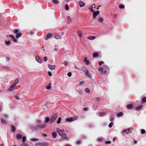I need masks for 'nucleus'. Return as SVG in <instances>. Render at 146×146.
I'll list each match as a JSON object with an SVG mask.
<instances>
[{
    "instance_id": "obj_1",
    "label": "nucleus",
    "mask_w": 146,
    "mask_h": 146,
    "mask_svg": "<svg viewBox=\"0 0 146 146\" xmlns=\"http://www.w3.org/2000/svg\"><path fill=\"white\" fill-rule=\"evenodd\" d=\"M78 118V116H74L72 117L66 118V122H71L76 120Z\"/></svg>"
},
{
    "instance_id": "obj_2",
    "label": "nucleus",
    "mask_w": 146,
    "mask_h": 146,
    "mask_svg": "<svg viewBox=\"0 0 146 146\" xmlns=\"http://www.w3.org/2000/svg\"><path fill=\"white\" fill-rule=\"evenodd\" d=\"M58 115L57 113H55L52 115L50 120V124H51L56 120L58 117Z\"/></svg>"
},
{
    "instance_id": "obj_3",
    "label": "nucleus",
    "mask_w": 146,
    "mask_h": 146,
    "mask_svg": "<svg viewBox=\"0 0 146 146\" xmlns=\"http://www.w3.org/2000/svg\"><path fill=\"white\" fill-rule=\"evenodd\" d=\"M29 126L31 129H32L34 130H36L38 128V125L37 126H35L33 125H30Z\"/></svg>"
},
{
    "instance_id": "obj_4",
    "label": "nucleus",
    "mask_w": 146,
    "mask_h": 146,
    "mask_svg": "<svg viewBox=\"0 0 146 146\" xmlns=\"http://www.w3.org/2000/svg\"><path fill=\"white\" fill-rule=\"evenodd\" d=\"M58 134L61 136L63 139H64L66 138V134L63 132L58 133Z\"/></svg>"
},
{
    "instance_id": "obj_5",
    "label": "nucleus",
    "mask_w": 146,
    "mask_h": 146,
    "mask_svg": "<svg viewBox=\"0 0 146 146\" xmlns=\"http://www.w3.org/2000/svg\"><path fill=\"white\" fill-rule=\"evenodd\" d=\"M35 59L37 62L38 63L40 64H41L42 63V61L40 59L39 56H38L35 57Z\"/></svg>"
},
{
    "instance_id": "obj_6",
    "label": "nucleus",
    "mask_w": 146,
    "mask_h": 146,
    "mask_svg": "<svg viewBox=\"0 0 146 146\" xmlns=\"http://www.w3.org/2000/svg\"><path fill=\"white\" fill-rule=\"evenodd\" d=\"M52 35V33H49L47 34L45 38V40H46L48 39L49 38L51 37Z\"/></svg>"
},
{
    "instance_id": "obj_7",
    "label": "nucleus",
    "mask_w": 146,
    "mask_h": 146,
    "mask_svg": "<svg viewBox=\"0 0 146 146\" xmlns=\"http://www.w3.org/2000/svg\"><path fill=\"white\" fill-rule=\"evenodd\" d=\"M100 12L98 11L96 12L94 11L93 13V17H96V16H97L99 13Z\"/></svg>"
},
{
    "instance_id": "obj_8",
    "label": "nucleus",
    "mask_w": 146,
    "mask_h": 146,
    "mask_svg": "<svg viewBox=\"0 0 146 146\" xmlns=\"http://www.w3.org/2000/svg\"><path fill=\"white\" fill-rule=\"evenodd\" d=\"M15 86L12 84L9 87V88L8 90V91H12L14 89V87Z\"/></svg>"
},
{
    "instance_id": "obj_9",
    "label": "nucleus",
    "mask_w": 146,
    "mask_h": 146,
    "mask_svg": "<svg viewBox=\"0 0 146 146\" xmlns=\"http://www.w3.org/2000/svg\"><path fill=\"white\" fill-rule=\"evenodd\" d=\"M11 131L12 132H14L16 130V128L13 125H11Z\"/></svg>"
},
{
    "instance_id": "obj_10",
    "label": "nucleus",
    "mask_w": 146,
    "mask_h": 146,
    "mask_svg": "<svg viewBox=\"0 0 146 146\" xmlns=\"http://www.w3.org/2000/svg\"><path fill=\"white\" fill-rule=\"evenodd\" d=\"M48 68L51 70H54L55 69V66L54 65H51L50 64L48 65Z\"/></svg>"
},
{
    "instance_id": "obj_11",
    "label": "nucleus",
    "mask_w": 146,
    "mask_h": 146,
    "mask_svg": "<svg viewBox=\"0 0 146 146\" xmlns=\"http://www.w3.org/2000/svg\"><path fill=\"white\" fill-rule=\"evenodd\" d=\"M78 3L80 7H83L85 5V3L84 2L82 1H79L78 2Z\"/></svg>"
},
{
    "instance_id": "obj_12",
    "label": "nucleus",
    "mask_w": 146,
    "mask_h": 146,
    "mask_svg": "<svg viewBox=\"0 0 146 146\" xmlns=\"http://www.w3.org/2000/svg\"><path fill=\"white\" fill-rule=\"evenodd\" d=\"M84 61L86 62V64L87 65H89L90 64V62L89 60H87V58L85 57L84 59Z\"/></svg>"
},
{
    "instance_id": "obj_13",
    "label": "nucleus",
    "mask_w": 146,
    "mask_h": 146,
    "mask_svg": "<svg viewBox=\"0 0 146 146\" xmlns=\"http://www.w3.org/2000/svg\"><path fill=\"white\" fill-rule=\"evenodd\" d=\"M77 33L78 35L80 38H81L82 36V33L81 31L80 30H78L77 32Z\"/></svg>"
},
{
    "instance_id": "obj_14",
    "label": "nucleus",
    "mask_w": 146,
    "mask_h": 146,
    "mask_svg": "<svg viewBox=\"0 0 146 146\" xmlns=\"http://www.w3.org/2000/svg\"><path fill=\"white\" fill-rule=\"evenodd\" d=\"M133 105L132 104H129L127 106V108L129 109H132L133 107Z\"/></svg>"
},
{
    "instance_id": "obj_15",
    "label": "nucleus",
    "mask_w": 146,
    "mask_h": 146,
    "mask_svg": "<svg viewBox=\"0 0 146 146\" xmlns=\"http://www.w3.org/2000/svg\"><path fill=\"white\" fill-rule=\"evenodd\" d=\"M87 38L89 40H93L96 38V37L94 36H90L87 37Z\"/></svg>"
},
{
    "instance_id": "obj_16",
    "label": "nucleus",
    "mask_w": 146,
    "mask_h": 146,
    "mask_svg": "<svg viewBox=\"0 0 146 146\" xmlns=\"http://www.w3.org/2000/svg\"><path fill=\"white\" fill-rule=\"evenodd\" d=\"M127 131H128V132L127 133V134L129 133H130L131 132V131L130 130V129L129 128H128V129H124L123 130V132H122V133L125 132H127Z\"/></svg>"
},
{
    "instance_id": "obj_17",
    "label": "nucleus",
    "mask_w": 146,
    "mask_h": 146,
    "mask_svg": "<svg viewBox=\"0 0 146 146\" xmlns=\"http://www.w3.org/2000/svg\"><path fill=\"white\" fill-rule=\"evenodd\" d=\"M98 54L97 52H94L93 54V57L95 58H97L98 56Z\"/></svg>"
},
{
    "instance_id": "obj_18",
    "label": "nucleus",
    "mask_w": 146,
    "mask_h": 146,
    "mask_svg": "<svg viewBox=\"0 0 146 146\" xmlns=\"http://www.w3.org/2000/svg\"><path fill=\"white\" fill-rule=\"evenodd\" d=\"M9 36L11 38H12V39L15 42H17V40L15 38V37L14 36H13L12 35H9Z\"/></svg>"
},
{
    "instance_id": "obj_19",
    "label": "nucleus",
    "mask_w": 146,
    "mask_h": 146,
    "mask_svg": "<svg viewBox=\"0 0 146 146\" xmlns=\"http://www.w3.org/2000/svg\"><path fill=\"white\" fill-rule=\"evenodd\" d=\"M1 123L3 124H6L7 123V121L3 119V118L1 119Z\"/></svg>"
},
{
    "instance_id": "obj_20",
    "label": "nucleus",
    "mask_w": 146,
    "mask_h": 146,
    "mask_svg": "<svg viewBox=\"0 0 146 146\" xmlns=\"http://www.w3.org/2000/svg\"><path fill=\"white\" fill-rule=\"evenodd\" d=\"M57 129V132L59 133H63L64 131V129H59L58 128Z\"/></svg>"
},
{
    "instance_id": "obj_21",
    "label": "nucleus",
    "mask_w": 146,
    "mask_h": 146,
    "mask_svg": "<svg viewBox=\"0 0 146 146\" xmlns=\"http://www.w3.org/2000/svg\"><path fill=\"white\" fill-rule=\"evenodd\" d=\"M67 21H68V23H70L72 22V20L70 17L69 16H68L67 17Z\"/></svg>"
},
{
    "instance_id": "obj_22",
    "label": "nucleus",
    "mask_w": 146,
    "mask_h": 146,
    "mask_svg": "<svg viewBox=\"0 0 146 146\" xmlns=\"http://www.w3.org/2000/svg\"><path fill=\"white\" fill-rule=\"evenodd\" d=\"M81 70L82 71H84V72H86V71H87L88 70L86 68V67H82Z\"/></svg>"
},
{
    "instance_id": "obj_23",
    "label": "nucleus",
    "mask_w": 146,
    "mask_h": 146,
    "mask_svg": "<svg viewBox=\"0 0 146 146\" xmlns=\"http://www.w3.org/2000/svg\"><path fill=\"white\" fill-rule=\"evenodd\" d=\"M19 81V79H18V78L16 79L15 80L14 82L13 83V84L15 86L18 83Z\"/></svg>"
},
{
    "instance_id": "obj_24",
    "label": "nucleus",
    "mask_w": 146,
    "mask_h": 146,
    "mask_svg": "<svg viewBox=\"0 0 146 146\" xmlns=\"http://www.w3.org/2000/svg\"><path fill=\"white\" fill-rule=\"evenodd\" d=\"M52 135L53 138H55L56 137L57 134L55 132L53 131L52 133Z\"/></svg>"
},
{
    "instance_id": "obj_25",
    "label": "nucleus",
    "mask_w": 146,
    "mask_h": 146,
    "mask_svg": "<svg viewBox=\"0 0 146 146\" xmlns=\"http://www.w3.org/2000/svg\"><path fill=\"white\" fill-rule=\"evenodd\" d=\"M22 35L21 33H19L16 34V37L17 38H18L20 37Z\"/></svg>"
},
{
    "instance_id": "obj_26",
    "label": "nucleus",
    "mask_w": 146,
    "mask_h": 146,
    "mask_svg": "<svg viewBox=\"0 0 146 146\" xmlns=\"http://www.w3.org/2000/svg\"><path fill=\"white\" fill-rule=\"evenodd\" d=\"M22 137V135L20 134H18L17 135V138L18 139H21Z\"/></svg>"
},
{
    "instance_id": "obj_27",
    "label": "nucleus",
    "mask_w": 146,
    "mask_h": 146,
    "mask_svg": "<svg viewBox=\"0 0 146 146\" xmlns=\"http://www.w3.org/2000/svg\"><path fill=\"white\" fill-rule=\"evenodd\" d=\"M142 106H138L136 107L135 108L136 110H138L141 109L142 108Z\"/></svg>"
},
{
    "instance_id": "obj_28",
    "label": "nucleus",
    "mask_w": 146,
    "mask_h": 146,
    "mask_svg": "<svg viewBox=\"0 0 146 146\" xmlns=\"http://www.w3.org/2000/svg\"><path fill=\"white\" fill-rule=\"evenodd\" d=\"M38 128H45L46 127V125H38Z\"/></svg>"
},
{
    "instance_id": "obj_29",
    "label": "nucleus",
    "mask_w": 146,
    "mask_h": 146,
    "mask_svg": "<svg viewBox=\"0 0 146 146\" xmlns=\"http://www.w3.org/2000/svg\"><path fill=\"white\" fill-rule=\"evenodd\" d=\"M146 102V97H143L142 98V104H143L145 103Z\"/></svg>"
},
{
    "instance_id": "obj_30",
    "label": "nucleus",
    "mask_w": 146,
    "mask_h": 146,
    "mask_svg": "<svg viewBox=\"0 0 146 146\" xmlns=\"http://www.w3.org/2000/svg\"><path fill=\"white\" fill-rule=\"evenodd\" d=\"M31 141H36L38 140V138H33L31 139Z\"/></svg>"
},
{
    "instance_id": "obj_31",
    "label": "nucleus",
    "mask_w": 146,
    "mask_h": 146,
    "mask_svg": "<svg viewBox=\"0 0 146 146\" xmlns=\"http://www.w3.org/2000/svg\"><path fill=\"white\" fill-rule=\"evenodd\" d=\"M85 91L87 93H89L90 92V90L88 88H86L85 89Z\"/></svg>"
},
{
    "instance_id": "obj_32",
    "label": "nucleus",
    "mask_w": 146,
    "mask_h": 146,
    "mask_svg": "<svg viewBox=\"0 0 146 146\" xmlns=\"http://www.w3.org/2000/svg\"><path fill=\"white\" fill-rule=\"evenodd\" d=\"M55 38L57 39H60L61 38V36L59 35H57L55 37Z\"/></svg>"
},
{
    "instance_id": "obj_33",
    "label": "nucleus",
    "mask_w": 146,
    "mask_h": 146,
    "mask_svg": "<svg viewBox=\"0 0 146 146\" xmlns=\"http://www.w3.org/2000/svg\"><path fill=\"white\" fill-rule=\"evenodd\" d=\"M89 77L91 78V75L89 73V72L88 70H87V71H86V72H85Z\"/></svg>"
},
{
    "instance_id": "obj_34",
    "label": "nucleus",
    "mask_w": 146,
    "mask_h": 146,
    "mask_svg": "<svg viewBox=\"0 0 146 146\" xmlns=\"http://www.w3.org/2000/svg\"><path fill=\"white\" fill-rule=\"evenodd\" d=\"M48 144L46 142H43L42 143V145L43 146H47Z\"/></svg>"
},
{
    "instance_id": "obj_35",
    "label": "nucleus",
    "mask_w": 146,
    "mask_h": 146,
    "mask_svg": "<svg viewBox=\"0 0 146 146\" xmlns=\"http://www.w3.org/2000/svg\"><path fill=\"white\" fill-rule=\"evenodd\" d=\"M98 21L102 23L104 21V19L100 17L98 19Z\"/></svg>"
},
{
    "instance_id": "obj_36",
    "label": "nucleus",
    "mask_w": 146,
    "mask_h": 146,
    "mask_svg": "<svg viewBox=\"0 0 146 146\" xmlns=\"http://www.w3.org/2000/svg\"><path fill=\"white\" fill-rule=\"evenodd\" d=\"M21 146H29L27 143H25L23 142L22 144L21 145Z\"/></svg>"
},
{
    "instance_id": "obj_37",
    "label": "nucleus",
    "mask_w": 146,
    "mask_h": 146,
    "mask_svg": "<svg viewBox=\"0 0 146 146\" xmlns=\"http://www.w3.org/2000/svg\"><path fill=\"white\" fill-rule=\"evenodd\" d=\"M123 115V113L122 112H120L117 114V115L118 117H120Z\"/></svg>"
},
{
    "instance_id": "obj_38",
    "label": "nucleus",
    "mask_w": 146,
    "mask_h": 146,
    "mask_svg": "<svg viewBox=\"0 0 146 146\" xmlns=\"http://www.w3.org/2000/svg\"><path fill=\"white\" fill-rule=\"evenodd\" d=\"M11 41H5V44L7 45H9L10 43H11Z\"/></svg>"
},
{
    "instance_id": "obj_39",
    "label": "nucleus",
    "mask_w": 146,
    "mask_h": 146,
    "mask_svg": "<svg viewBox=\"0 0 146 146\" xmlns=\"http://www.w3.org/2000/svg\"><path fill=\"white\" fill-rule=\"evenodd\" d=\"M49 121V118L48 117H47L45 118V122L47 123Z\"/></svg>"
},
{
    "instance_id": "obj_40",
    "label": "nucleus",
    "mask_w": 146,
    "mask_h": 146,
    "mask_svg": "<svg viewBox=\"0 0 146 146\" xmlns=\"http://www.w3.org/2000/svg\"><path fill=\"white\" fill-rule=\"evenodd\" d=\"M106 114L104 113L100 112L99 113V115L100 116H104Z\"/></svg>"
},
{
    "instance_id": "obj_41",
    "label": "nucleus",
    "mask_w": 146,
    "mask_h": 146,
    "mask_svg": "<svg viewBox=\"0 0 146 146\" xmlns=\"http://www.w3.org/2000/svg\"><path fill=\"white\" fill-rule=\"evenodd\" d=\"M61 118L60 117H59L58 118V120L57 121V123L58 124L60 123L61 122Z\"/></svg>"
},
{
    "instance_id": "obj_42",
    "label": "nucleus",
    "mask_w": 146,
    "mask_h": 146,
    "mask_svg": "<svg viewBox=\"0 0 146 146\" xmlns=\"http://www.w3.org/2000/svg\"><path fill=\"white\" fill-rule=\"evenodd\" d=\"M119 7L120 8L122 9L124 8V6L123 4H121L119 5Z\"/></svg>"
},
{
    "instance_id": "obj_43",
    "label": "nucleus",
    "mask_w": 146,
    "mask_h": 146,
    "mask_svg": "<svg viewBox=\"0 0 146 146\" xmlns=\"http://www.w3.org/2000/svg\"><path fill=\"white\" fill-rule=\"evenodd\" d=\"M52 1L53 3L54 4H57L59 2L58 0H52Z\"/></svg>"
},
{
    "instance_id": "obj_44",
    "label": "nucleus",
    "mask_w": 146,
    "mask_h": 146,
    "mask_svg": "<svg viewBox=\"0 0 146 146\" xmlns=\"http://www.w3.org/2000/svg\"><path fill=\"white\" fill-rule=\"evenodd\" d=\"M113 122H111L109 124V125H108V127H110V128L111 127H112V125H113Z\"/></svg>"
},
{
    "instance_id": "obj_45",
    "label": "nucleus",
    "mask_w": 146,
    "mask_h": 146,
    "mask_svg": "<svg viewBox=\"0 0 146 146\" xmlns=\"http://www.w3.org/2000/svg\"><path fill=\"white\" fill-rule=\"evenodd\" d=\"M145 130L143 129H142L141 130V134H144L145 133Z\"/></svg>"
},
{
    "instance_id": "obj_46",
    "label": "nucleus",
    "mask_w": 146,
    "mask_h": 146,
    "mask_svg": "<svg viewBox=\"0 0 146 146\" xmlns=\"http://www.w3.org/2000/svg\"><path fill=\"white\" fill-rule=\"evenodd\" d=\"M26 139V137L25 136H24L23 137L22 141H23L24 142Z\"/></svg>"
},
{
    "instance_id": "obj_47",
    "label": "nucleus",
    "mask_w": 146,
    "mask_h": 146,
    "mask_svg": "<svg viewBox=\"0 0 146 146\" xmlns=\"http://www.w3.org/2000/svg\"><path fill=\"white\" fill-rule=\"evenodd\" d=\"M65 8L66 10L68 11V5L66 4V5Z\"/></svg>"
},
{
    "instance_id": "obj_48",
    "label": "nucleus",
    "mask_w": 146,
    "mask_h": 146,
    "mask_svg": "<svg viewBox=\"0 0 146 146\" xmlns=\"http://www.w3.org/2000/svg\"><path fill=\"white\" fill-rule=\"evenodd\" d=\"M98 70L99 71H102L103 70V68L102 67H100L98 68Z\"/></svg>"
},
{
    "instance_id": "obj_49",
    "label": "nucleus",
    "mask_w": 146,
    "mask_h": 146,
    "mask_svg": "<svg viewBox=\"0 0 146 146\" xmlns=\"http://www.w3.org/2000/svg\"><path fill=\"white\" fill-rule=\"evenodd\" d=\"M104 63V62H103L101 61H100V62H99V64L100 66L102 64H103Z\"/></svg>"
},
{
    "instance_id": "obj_50",
    "label": "nucleus",
    "mask_w": 146,
    "mask_h": 146,
    "mask_svg": "<svg viewBox=\"0 0 146 146\" xmlns=\"http://www.w3.org/2000/svg\"><path fill=\"white\" fill-rule=\"evenodd\" d=\"M89 9L93 13L95 11L92 8H91L90 7L89 8Z\"/></svg>"
},
{
    "instance_id": "obj_51",
    "label": "nucleus",
    "mask_w": 146,
    "mask_h": 146,
    "mask_svg": "<svg viewBox=\"0 0 146 146\" xmlns=\"http://www.w3.org/2000/svg\"><path fill=\"white\" fill-rule=\"evenodd\" d=\"M43 60L44 62L46 61L47 60V58L46 57H44L43 58Z\"/></svg>"
},
{
    "instance_id": "obj_52",
    "label": "nucleus",
    "mask_w": 146,
    "mask_h": 146,
    "mask_svg": "<svg viewBox=\"0 0 146 146\" xmlns=\"http://www.w3.org/2000/svg\"><path fill=\"white\" fill-rule=\"evenodd\" d=\"M19 31L17 29H15V30L14 31V33H18Z\"/></svg>"
},
{
    "instance_id": "obj_53",
    "label": "nucleus",
    "mask_w": 146,
    "mask_h": 146,
    "mask_svg": "<svg viewBox=\"0 0 146 146\" xmlns=\"http://www.w3.org/2000/svg\"><path fill=\"white\" fill-rule=\"evenodd\" d=\"M71 75L72 73L70 72H69L68 74V75L69 77H70L71 76Z\"/></svg>"
},
{
    "instance_id": "obj_54",
    "label": "nucleus",
    "mask_w": 146,
    "mask_h": 146,
    "mask_svg": "<svg viewBox=\"0 0 146 146\" xmlns=\"http://www.w3.org/2000/svg\"><path fill=\"white\" fill-rule=\"evenodd\" d=\"M84 83V82L83 81H81L79 83V85H82Z\"/></svg>"
},
{
    "instance_id": "obj_55",
    "label": "nucleus",
    "mask_w": 146,
    "mask_h": 146,
    "mask_svg": "<svg viewBox=\"0 0 146 146\" xmlns=\"http://www.w3.org/2000/svg\"><path fill=\"white\" fill-rule=\"evenodd\" d=\"M48 74L49 76H52V73L48 71Z\"/></svg>"
},
{
    "instance_id": "obj_56",
    "label": "nucleus",
    "mask_w": 146,
    "mask_h": 146,
    "mask_svg": "<svg viewBox=\"0 0 146 146\" xmlns=\"http://www.w3.org/2000/svg\"><path fill=\"white\" fill-rule=\"evenodd\" d=\"M107 71L106 70H104L103 71V72H102L101 74H106L107 73Z\"/></svg>"
},
{
    "instance_id": "obj_57",
    "label": "nucleus",
    "mask_w": 146,
    "mask_h": 146,
    "mask_svg": "<svg viewBox=\"0 0 146 146\" xmlns=\"http://www.w3.org/2000/svg\"><path fill=\"white\" fill-rule=\"evenodd\" d=\"M88 108H84L83 109V110L84 111H87L88 110Z\"/></svg>"
},
{
    "instance_id": "obj_58",
    "label": "nucleus",
    "mask_w": 146,
    "mask_h": 146,
    "mask_svg": "<svg viewBox=\"0 0 146 146\" xmlns=\"http://www.w3.org/2000/svg\"><path fill=\"white\" fill-rule=\"evenodd\" d=\"M111 141H106L105 142V143L106 144H108V143H111Z\"/></svg>"
},
{
    "instance_id": "obj_59",
    "label": "nucleus",
    "mask_w": 146,
    "mask_h": 146,
    "mask_svg": "<svg viewBox=\"0 0 146 146\" xmlns=\"http://www.w3.org/2000/svg\"><path fill=\"white\" fill-rule=\"evenodd\" d=\"M63 64L64 65H67L68 63L66 61H64L63 62Z\"/></svg>"
},
{
    "instance_id": "obj_60",
    "label": "nucleus",
    "mask_w": 146,
    "mask_h": 146,
    "mask_svg": "<svg viewBox=\"0 0 146 146\" xmlns=\"http://www.w3.org/2000/svg\"><path fill=\"white\" fill-rule=\"evenodd\" d=\"M51 86H48L46 87V89H49L50 88Z\"/></svg>"
},
{
    "instance_id": "obj_61",
    "label": "nucleus",
    "mask_w": 146,
    "mask_h": 146,
    "mask_svg": "<svg viewBox=\"0 0 146 146\" xmlns=\"http://www.w3.org/2000/svg\"><path fill=\"white\" fill-rule=\"evenodd\" d=\"M81 141L80 140H78L77 141L76 143L77 144H79L81 143Z\"/></svg>"
},
{
    "instance_id": "obj_62",
    "label": "nucleus",
    "mask_w": 146,
    "mask_h": 146,
    "mask_svg": "<svg viewBox=\"0 0 146 146\" xmlns=\"http://www.w3.org/2000/svg\"><path fill=\"white\" fill-rule=\"evenodd\" d=\"M4 117L5 118H6L8 117V115L7 114H5L4 115Z\"/></svg>"
},
{
    "instance_id": "obj_63",
    "label": "nucleus",
    "mask_w": 146,
    "mask_h": 146,
    "mask_svg": "<svg viewBox=\"0 0 146 146\" xmlns=\"http://www.w3.org/2000/svg\"><path fill=\"white\" fill-rule=\"evenodd\" d=\"M6 59L8 61H9L10 60V58L8 57H6Z\"/></svg>"
},
{
    "instance_id": "obj_64",
    "label": "nucleus",
    "mask_w": 146,
    "mask_h": 146,
    "mask_svg": "<svg viewBox=\"0 0 146 146\" xmlns=\"http://www.w3.org/2000/svg\"><path fill=\"white\" fill-rule=\"evenodd\" d=\"M15 98L17 99V100H19V96H15Z\"/></svg>"
}]
</instances>
